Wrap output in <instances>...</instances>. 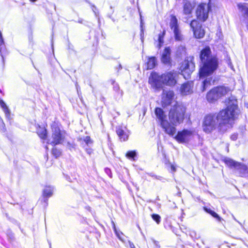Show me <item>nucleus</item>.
I'll return each mask as SVG.
<instances>
[{"mask_svg":"<svg viewBox=\"0 0 248 248\" xmlns=\"http://www.w3.org/2000/svg\"><path fill=\"white\" fill-rule=\"evenodd\" d=\"M175 93L173 91H164L161 94L160 105L163 108L170 106L173 102Z\"/></svg>","mask_w":248,"mask_h":248,"instance_id":"9d476101","label":"nucleus"},{"mask_svg":"<svg viewBox=\"0 0 248 248\" xmlns=\"http://www.w3.org/2000/svg\"><path fill=\"white\" fill-rule=\"evenodd\" d=\"M170 54H171V49L170 47H166L164 51L162 54L161 61L162 63L166 64H171V58H170Z\"/></svg>","mask_w":248,"mask_h":248,"instance_id":"2eb2a0df","label":"nucleus"},{"mask_svg":"<svg viewBox=\"0 0 248 248\" xmlns=\"http://www.w3.org/2000/svg\"><path fill=\"white\" fill-rule=\"evenodd\" d=\"M148 83L153 89L157 91H159L163 88L161 75L155 72H151L149 77Z\"/></svg>","mask_w":248,"mask_h":248,"instance_id":"1a4fd4ad","label":"nucleus"},{"mask_svg":"<svg viewBox=\"0 0 248 248\" xmlns=\"http://www.w3.org/2000/svg\"><path fill=\"white\" fill-rule=\"evenodd\" d=\"M163 84L173 87L177 83V73L172 71L166 72L161 75Z\"/></svg>","mask_w":248,"mask_h":248,"instance_id":"0eeeda50","label":"nucleus"},{"mask_svg":"<svg viewBox=\"0 0 248 248\" xmlns=\"http://www.w3.org/2000/svg\"><path fill=\"white\" fill-rule=\"evenodd\" d=\"M211 78L210 79H206L203 80L202 82V85L201 88L202 92H204L207 88L210 87L211 85Z\"/></svg>","mask_w":248,"mask_h":248,"instance_id":"aec40b11","label":"nucleus"},{"mask_svg":"<svg viewBox=\"0 0 248 248\" xmlns=\"http://www.w3.org/2000/svg\"><path fill=\"white\" fill-rule=\"evenodd\" d=\"M243 16L244 18L248 19V7L246 9L245 12L243 13Z\"/></svg>","mask_w":248,"mask_h":248,"instance_id":"72a5a7b5","label":"nucleus"},{"mask_svg":"<svg viewBox=\"0 0 248 248\" xmlns=\"http://www.w3.org/2000/svg\"><path fill=\"white\" fill-rule=\"evenodd\" d=\"M170 18V29L173 30L179 28L178 20L176 16L173 15H171Z\"/></svg>","mask_w":248,"mask_h":248,"instance_id":"f3484780","label":"nucleus"},{"mask_svg":"<svg viewBox=\"0 0 248 248\" xmlns=\"http://www.w3.org/2000/svg\"><path fill=\"white\" fill-rule=\"evenodd\" d=\"M231 90L229 87L223 85L217 86L207 92L206 98L208 102L214 103L219 99L227 94Z\"/></svg>","mask_w":248,"mask_h":248,"instance_id":"39448f33","label":"nucleus"},{"mask_svg":"<svg viewBox=\"0 0 248 248\" xmlns=\"http://www.w3.org/2000/svg\"><path fill=\"white\" fill-rule=\"evenodd\" d=\"M238 135L237 134H233L231 136V139L232 140H236L237 139Z\"/></svg>","mask_w":248,"mask_h":248,"instance_id":"f704fd0d","label":"nucleus"},{"mask_svg":"<svg viewBox=\"0 0 248 248\" xmlns=\"http://www.w3.org/2000/svg\"><path fill=\"white\" fill-rule=\"evenodd\" d=\"M193 137V131L188 129H184L182 131H179L174 138L179 143H187Z\"/></svg>","mask_w":248,"mask_h":248,"instance_id":"6e6552de","label":"nucleus"},{"mask_svg":"<svg viewBox=\"0 0 248 248\" xmlns=\"http://www.w3.org/2000/svg\"><path fill=\"white\" fill-rule=\"evenodd\" d=\"M128 242L129 243V247L130 248H136L135 247V245H134V244L133 243H132L130 241H128Z\"/></svg>","mask_w":248,"mask_h":248,"instance_id":"c9c22d12","label":"nucleus"},{"mask_svg":"<svg viewBox=\"0 0 248 248\" xmlns=\"http://www.w3.org/2000/svg\"><path fill=\"white\" fill-rule=\"evenodd\" d=\"M166 34V31L163 30V31L158 34V41L160 46L163 43V39Z\"/></svg>","mask_w":248,"mask_h":248,"instance_id":"a878e982","label":"nucleus"},{"mask_svg":"<svg viewBox=\"0 0 248 248\" xmlns=\"http://www.w3.org/2000/svg\"><path fill=\"white\" fill-rule=\"evenodd\" d=\"M238 109H222L217 114H209L205 116L202 123L204 132L210 133L217 128L222 132L232 125V122L237 117Z\"/></svg>","mask_w":248,"mask_h":248,"instance_id":"f257e3e1","label":"nucleus"},{"mask_svg":"<svg viewBox=\"0 0 248 248\" xmlns=\"http://www.w3.org/2000/svg\"><path fill=\"white\" fill-rule=\"evenodd\" d=\"M201 66L199 70L200 78H204L211 75L218 67L217 57L212 55L209 46H204L200 51Z\"/></svg>","mask_w":248,"mask_h":248,"instance_id":"7ed1b4c3","label":"nucleus"},{"mask_svg":"<svg viewBox=\"0 0 248 248\" xmlns=\"http://www.w3.org/2000/svg\"><path fill=\"white\" fill-rule=\"evenodd\" d=\"M195 5L189 0H182L183 14L184 15L192 14L194 9Z\"/></svg>","mask_w":248,"mask_h":248,"instance_id":"ddd939ff","label":"nucleus"},{"mask_svg":"<svg viewBox=\"0 0 248 248\" xmlns=\"http://www.w3.org/2000/svg\"><path fill=\"white\" fill-rule=\"evenodd\" d=\"M170 109L169 118L170 122L173 124H180L183 122L184 112L182 109Z\"/></svg>","mask_w":248,"mask_h":248,"instance_id":"9b49d317","label":"nucleus"},{"mask_svg":"<svg viewBox=\"0 0 248 248\" xmlns=\"http://www.w3.org/2000/svg\"><path fill=\"white\" fill-rule=\"evenodd\" d=\"M0 106L2 108H7V107L5 102L0 98Z\"/></svg>","mask_w":248,"mask_h":248,"instance_id":"473e14b6","label":"nucleus"},{"mask_svg":"<svg viewBox=\"0 0 248 248\" xmlns=\"http://www.w3.org/2000/svg\"><path fill=\"white\" fill-rule=\"evenodd\" d=\"M136 156V152L135 151H129L126 154V156L129 159H133Z\"/></svg>","mask_w":248,"mask_h":248,"instance_id":"bb28decb","label":"nucleus"},{"mask_svg":"<svg viewBox=\"0 0 248 248\" xmlns=\"http://www.w3.org/2000/svg\"><path fill=\"white\" fill-rule=\"evenodd\" d=\"M113 229H114L115 233L116 235H117V236L118 237V238L122 242H124V240L122 238V237H121V235L123 234V233L121 232L118 231L115 226H113Z\"/></svg>","mask_w":248,"mask_h":248,"instance_id":"cd10ccee","label":"nucleus"},{"mask_svg":"<svg viewBox=\"0 0 248 248\" xmlns=\"http://www.w3.org/2000/svg\"><path fill=\"white\" fill-rule=\"evenodd\" d=\"M237 6L240 12L244 13L247 8V4L245 3H239Z\"/></svg>","mask_w":248,"mask_h":248,"instance_id":"393cba45","label":"nucleus"},{"mask_svg":"<svg viewBox=\"0 0 248 248\" xmlns=\"http://www.w3.org/2000/svg\"><path fill=\"white\" fill-rule=\"evenodd\" d=\"M53 191V187L46 186L44 190V196L45 197H50L52 196Z\"/></svg>","mask_w":248,"mask_h":248,"instance_id":"412c9836","label":"nucleus"},{"mask_svg":"<svg viewBox=\"0 0 248 248\" xmlns=\"http://www.w3.org/2000/svg\"><path fill=\"white\" fill-rule=\"evenodd\" d=\"M6 117L8 119H11L10 109H3Z\"/></svg>","mask_w":248,"mask_h":248,"instance_id":"7c9ffc66","label":"nucleus"},{"mask_svg":"<svg viewBox=\"0 0 248 248\" xmlns=\"http://www.w3.org/2000/svg\"><path fill=\"white\" fill-rule=\"evenodd\" d=\"M84 141L87 145H89L92 143L90 137L89 136H87L84 139Z\"/></svg>","mask_w":248,"mask_h":248,"instance_id":"2f4dec72","label":"nucleus"},{"mask_svg":"<svg viewBox=\"0 0 248 248\" xmlns=\"http://www.w3.org/2000/svg\"><path fill=\"white\" fill-rule=\"evenodd\" d=\"M37 133L42 139L46 138V131L45 129L40 128L37 130Z\"/></svg>","mask_w":248,"mask_h":248,"instance_id":"b1692460","label":"nucleus"},{"mask_svg":"<svg viewBox=\"0 0 248 248\" xmlns=\"http://www.w3.org/2000/svg\"><path fill=\"white\" fill-rule=\"evenodd\" d=\"M169 111V109H155V113L164 132L170 136H173L176 132V128L168 121Z\"/></svg>","mask_w":248,"mask_h":248,"instance_id":"20e7f679","label":"nucleus"},{"mask_svg":"<svg viewBox=\"0 0 248 248\" xmlns=\"http://www.w3.org/2000/svg\"><path fill=\"white\" fill-rule=\"evenodd\" d=\"M195 67L194 58L193 56L186 57L181 63L179 70L185 79L188 78Z\"/></svg>","mask_w":248,"mask_h":248,"instance_id":"423d86ee","label":"nucleus"},{"mask_svg":"<svg viewBox=\"0 0 248 248\" xmlns=\"http://www.w3.org/2000/svg\"><path fill=\"white\" fill-rule=\"evenodd\" d=\"M204 209L207 213L210 214L214 217L217 218L219 221L221 220V218L214 211L206 207H204Z\"/></svg>","mask_w":248,"mask_h":248,"instance_id":"4be33fe9","label":"nucleus"},{"mask_svg":"<svg viewBox=\"0 0 248 248\" xmlns=\"http://www.w3.org/2000/svg\"><path fill=\"white\" fill-rule=\"evenodd\" d=\"M52 154L54 155H55L56 157H58L61 155V152L57 149L56 148H53L52 149Z\"/></svg>","mask_w":248,"mask_h":248,"instance_id":"c85d7f7f","label":"nucleus"},{"mask_svg":"<svg viewBox=\"0 0 248 248\" xmlns=\"http://www.w3.org/2000/svg\"><path fill=\"white\" fill-rule=\"evenodd\" d=\"M211 9V0H209L207 4L201 2L198 5L195 11L196 18L192 19L189 23L195 38L201 39L204 36L205 31L202 23L205 22L208 18L209 12Z\"/></svg>","mask_w":248,"mask_h":248,"instance_id":"f03ea898","label":"nucleus"},{"mask_svg":"<svg viewBox=\"0 0 248 248\" xmlns=\"http://www.w3.org/2000/svg\"><path fill=\"white\" fill-rule=\"evenodd\" d=\"M194 83L193 81H187L183 83L180 87V92L183 95L191 94L193 92Z\"/></svg>","mask_w":248,"mask_h":248,"instance_id":"4468645a","label":"nucleus"},{"mask_svg":"<svg viewBox=\"0 0 248 248\" xmlns=\"http://www.w3.org/2000/svg\"><path fill=\"white\" fill-rule=\"evenodd\" d=\"M170 167H171V170L172 171H175L176 170L175 167L173 165H171Z\"/></svg>","mask_w":248,"mask_h":248,"instance_id":"e433bc0d","label":"nucleus"},{"mask_svg":"<svg viewBox=\"0 0 248 248\" xmlns=\"http://www.w3.org/2000/svg\"><path fill=\"white\" fill-rule=\"evenodd\" d=\"M175 39L176 40L181 41L182 39L180 31L179 28L173 30Z\"/></svg>","mask_w":248,"mask_h":248,"instance_id":"5701e85b","label":"nucleus"},{"mask_svg":"<svg viewBox=\"0 0 248 248\" xmlns=\"http://www.w3.org/2000/svg\"><path fill=\"white\" fill-rule=\"evenodd\" d=\"M155 108L158 109V108H158V107H157V108Z\"/></svg>","mask_w":248,"mask_h":248,"instance_id":"4c0bfd02","label":"nucleus"},{"mask_svg":"<svg viewBox=\"0 0 248 248\" xmlns=\"http://www.w3.org/2000/svg\"><path fill=\"white\" fill-rule=\"evenodd\" d=\"M225 104L226 106V108H238L237 100L232 96L226 99Z\"/></svg>","mask_w":248,"mask_h":248,"instance_id":"dca6fc26","label":"nucleus"},{"mask_svg":"<svg viewBox=\"0 0 248 248\" xmlns=\"http://www.w3.org/2000/svg\"><path fill=\"white\" fill-rule=\"evenodd\" d=\"M156 65V60L155 56L149 57L147 62V69H152Z\"/></svg>","mask_w":248,"mask_h":248,"instance_id":"a211bd4d","label":"nucleus"},{"mask_svg":"<svg viewBox=\"0 0 248 248\" xmlns=\"http://www.w3.org/2000/svg\"><path fill=\"white\" fill-rule=\"evenodd\" d=\"M62 140V136L60 129L57 127L52 128V134L51 138L49 140L50 144L56 145L60 144Z\"/></svg>","mask_w":248,"mask_h":248,"instance_id":"f8f14e48","label":"nucleus"},{"mask_svg":"<svg viewBox=\"0 0 248 248\" xmlns=\"http://www.w3.org/2000/svg\"><path fill=\"white\" fill-rule=\"evenodd\" d=\"M152 218L154 220H155L157 224H158L160 221V217L158 215L153 214L152 215Z\"/></svg>","mask_w":248,"mask_h":248,"instance_id":"c756f323","label":"nucleus"},{"mask_svg":"<svg viewBox=\"0 0 248 248\" xmlns=\"http://www.w3.org/2000/svg\"><path fill=\"white\" fill-rule=\"evenodd\" d=\"M116 132L122 141H124L128 140V135L126 132H125L121 128H118L116 130Z\"/></svg>","mask_w":248,"mask_h":248,"instance_id":"6ab92c4d","label":"nucleus"}]
</instances>
